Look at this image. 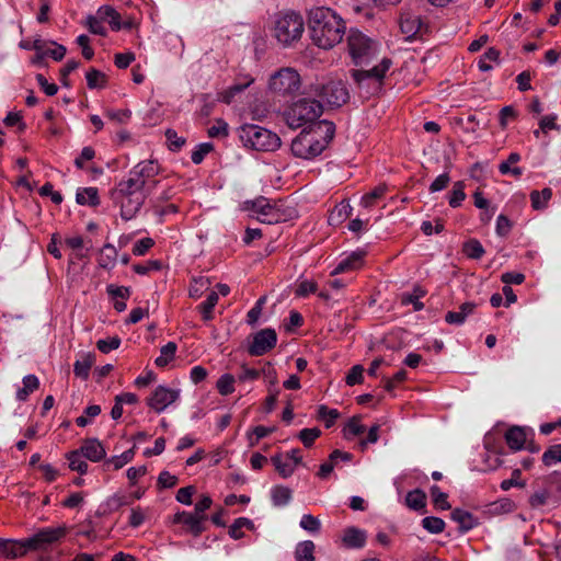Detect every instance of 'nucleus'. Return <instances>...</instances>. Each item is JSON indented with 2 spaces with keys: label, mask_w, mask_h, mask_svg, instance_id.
Segmentation results:
<instances>
[{
  "label": "nucleus",
  "mask_w": 561,
  "mask_h": 561,
  "mask_svg": "<svg viewBox=\"0 0 561 561\" xmlns=\"http://www.w3.org/2000/svg\"><path fill=\"white\" fill-rule=\"evenodd\" d=\"M309 28L313 44L330 49L342 41L346 26L332 9L320 7L310 10Z\"/></svg>",
  "instance_id": "1"
},
{
  "label": "nucleus",
  "mask_w": 561,
  "mask_h": 561,
  "mask_svg": "<svg viewBox=\"0 0 561 561\" xmlns=\"http://www.w3.org/2000/svg\"><path fill=\"white\" fill-rule=\"evenodd\" d=\"M335 125L329 121H321L310 129H304L293 141L290 150L300 159L311 160L318 157L332 141Z\"/></svg>",
  "instance_id": "2"
},
{
  "label": "nucleus",
  "mask_w": 561,
  "mask_h": 561,
  "mask_svg": "<svg viewBox=\"0 0 561 561\" xmlns=\"http://www.w3.org/2000/svg\"><path fill=\"white\" fill-rule=\"evenodd\" d=\"M66 528L42 529L24 539H1L0 556L18 559L33 551H47L48 548L66 535Z\"/></svg>",
  "instance_id": "3"
},
{
  "label": "nucleus",
  "mask_w": 561,
  "mask_h": 561,
  "mask_svg": "<svg viewBox=\"0 0 561 561\" xmlns=\"http://www.w3.org/2000/svg\"><path fill=\"white\" fill-rule=\"evenodd\" d=\"M139 185L137 182L123 180L110 193L111 199L121 207L122 219L126 221L138 214L150 192Z\"/></svg>",
  "instance_id": "4"
},
{
  "label": "nucleus",
  "mask_w": 561,
  "mask_h": 561,
  "mask_svg": "<svg viewBox=\"0 0 561 561\" xmlns=\"http://www.w3.org/2000/svg\"><path fill=\"white\" fill-rule=\"evenodd\" d=\"M271 30L278 44L283 47H293L305 32V21L298 12L280 11L274 15Z\"/></svg>",
  "instance_id": "5"
},
{
  "label": "nucleus",
  "mask_w": 561,
  "mask_h": 561,
  "mask_svg": "<svg viewBox=\"0 0 561 561\" xmlns=\"http://www.w3.org/2000/svg\"><path fill=\"white\" fill-rule=\"evenodd\" d=\"M237 135L245 148L255 151H275L282 145L277 134L254 124L238 127Z\"/></svg>",
  "instance_id": "6"
},
{
  "label": "nucleus",
  "mask_w": 561,
  "mask_h": 561,
  "mask_svg": "<svg viewBox=\"0 0 561 561\" xmlns=\"http://www.w3.org/2000/svg\"><path fill=\"white\" fill-rule=\"evenodd\" d=\"M392 60L383 58L379 65L374 66L371 69H353L351 77L357 84L358 89L363 91L366 96L378 94L383 84L386 72L390 69Z\"/></svg>",
  "instance_id": "7"
},
{
  "label": "nucleus",
  "mask_w": 561,
  "mask_h": 561,
  "mask_svg": "<svg viewBox=\"0 0 561 561\" xmlns=\"http://www.w3.org/2000/svg\"><path fill=\"white\" fill-rule=\"evenodd\" d=\"M323 113L322 103L316 99L304 98L295 102L286 112L287 125L297 129L307 124H313Z\"/></svg>",
  "instance_id": "8"
},
{
  "label": "nucleus",
  "mask_w": 561,
  "mask_h": 561,
  "mask_svg": "<svg viewBox=\"0 0 561 561\" xmlns=\"http://www.w3.org/2000/svg\"><path fill=\"white\" fill-rule=\"evenodd\" d=\"M348 50L356 66L367 64L377 51V44L357 30H351L347 36Z\"/></svg>",
  "instance_id": "9"
},
{
  "label": "nucleus",
  "mask_w": 561,
  "mask_h": 561,
  "mask_svg": "<svg viewBox=\"0 0 561 561\" xmlns=\"http://www.w3.org/2000/svg\"><path fill=\"white\" fill-rule=\"evenodd\" d=\"M316 95L325 101L330 106L341 107L350 100V92L342 80H329L325 83L312 85Z\"/></svg>",
  "instance_id": "10"
},
{
  "label": "nucleus",
  "mask_w": 561,
  "mask_h": 561,
  "mask_svg": "<svg viewBox=\"0 0 561 561\" xmlns=\"http://www.w3.org/2000/svg\"><path fill=\"white\" fill-rule=\"evenodd\" d=\"M299 73L293 68H283L270 79V89L279 95H290L299 91Z\"/></svg>",
  "instance_id": "11"
},
{
  "label": "nucleus",
  "mask_w": 561,
  "mask_h": 561,
  "mask_svg": "<svg viewBox=\"0 0 561 561\" xmlns=\"http://www.w3.org/2000/svg\"><path fill=\"white\" fill-rule=\"evenodd\" d=\"M277 334L274 329H262L253 335V342L248 347L251 356H262L275 347Z\"/></svg>",
  "instance_id": "12"
},
{
  "label": "nucleus",
  "mask_w": 561,
  "mask_h": 561,
  "mask_svg": "<svg viewBox=\"0 0 561 561\" xmlns=\"http://www.w3.org/2000/svg\"><path fill=\"white\" fill-rule=\"evenodd\" d=\"M213 501L208 495L203 497L195 504L194 513H179L174 516L175 523H182L184 526H201L206 520L205 511L208 510Z\"/></svg>",
  "instance_id": "13"
},
{
  "label": "nucleus",
  "mask_w": 561,
  "mask_h": 561,
  "mask_svg": "<svg viewBox=\"0 0 561 561\" xmlns=\"http://www.w3.org/2000/svg\"><path fill=\"white\" fill-rule=\"evenodd\" d=\"M159 173V165L157 162L149 160L139 162L129 171V176L126 181L128 182H137L140 187L147 188L150 191L148 186V181L156 176Z\"/></svg>",
  "instance_id": "14"
},
{
  "label": "nucleus",
  "mask_w": 561,
  "mask_h": 561,
  "mask_svg": "<svg viewBox=\"0 0 561 561\" xmlns=\"http://www.w3.org/2000/svg\"><path fill=\"white\" fill-rule=\"evenodd\" d=\"M179 398V390H173L164 386H158L148 398V405L160 413Z\"/></svg>",
  "instance_id": "15"
},
{
  "label": "nucleus",
  "mask_w": 561,
  "mask_h": 561,
  "mask_svg": "<svg viewBox=\"0 0 561 561\" xmlns=\"http://www.w3.org/2000/svg\"><path fill=\"white\" fill-rule=\"evenodd\" d=\"M79 450L92 462H99L106 456L105 448L98 438H85Z\"/></svg>",
  "instance_id": "16"
},
{
  "label": "nucleus",
  "mask_w": 561,
  "mask_h": 561,
  "mask_svg": "<svg viewBox=\"0 0 561 561\" xmlns=\"http://www.w3.org/2000/svg\"><path fill=\"white\" fill-rule=\"evenodd\" d=\"M247 204H251V208L263 216V218L260 219L262 222L272 224L278 221L279 215L266 198L260 197Z\"/></svg>",
  "instance_id": "17"
},
{
  "label": "nucleus",
  "mask_w": 561,
  "mask_h": 561,
  "mask_svg": "<svg viewBox=\"0 0 561 561\" xmlns=\"http://www.w3.org/2000/svg\"><path fill=\"white\" fill-rule=\"evenodd\" d=\"M367 535L358 528H347L340 537L341 543L346 549H359L366 543Z\"/></svg>",
  "instance_id": "18"
},
{
  "label": "nucleus",
  "mask_w": 561,
  "mask_h": 561,
  "mask_svg": "<svg viewBox=\"0 0 561 561\" xmlns=\"http://www.w3.org/2000/svg\"><path fill=\"white\" fill-rule=\"evenodd\" d=\"M505 440L508 447L513 450H520L525 448L527 442L526 430L520 426H512L505 433Z\"/></svg>",
  "instance_id": "19"
},
{
  "label": "nucleus",
  "mask_w": 561,
  "mask_h": 561,
  "mask_svg": "<svg viewBox=\"0 0 561 561\" xmlns=\"http://www.w3.org/2000/svg\"><path fill=\"white\" fill-rule=\"evenodd\" d=\"M477 305L473 302H463L459 307V311H448L445 316V321L449 324H462L467 317L473 313Z\"/></svg>",
  "instance_id": "20"
},
{
  "label": "nucleus",
  "mask_w": 561,
  "mask_h": 561,
  "mask_svg": "<svg viewBox=\"0 0 561 561\" xmlns=\"http://www.w3.org/2000/svg\"><path fill=\"white\" fill-rule=\"evenodd\" d=\"M365 252H353L347 257L343 259L332 271L331 275H337L351 270L358 268L363 263Z\"/></svg>",
  "instance_id": "21"
},
{
  "label": "nucleus",
  "mask_w": 561,
  "mask_h": 561,
  "mask_svg": "<svg viewBox=\"0 0 561 561\" xmlns=\"http://www.w3.org/2000/svg\"><path fill=\"white\" fill-rule=\"evenodd\" d=\"M95 363V354L87 353L73 365V373L77 377L87 380L90 375V369Z\"/></svg>",
  "instance_id": "22"
},
{
  "label": "nucleus",
  "mask_w": 561,
  "mask_h": 561,
  "mask_svg": "<svg viewBox=\"0 0 561 561\" xmlns=\"http://www.w3.org/2000/svg\"><path fill=\"white\" fill-rule=\"evenodd\" d=\"M421 19L417 15L405 14L400 19V28L408 37H413L421 30Z\"/></svg>",
  "instance_id": "23"
},
{
  "label": "nucleus",
  "mask_w": 561,
  "mask_h": 561,
  "mask_svg": "<svg viewBox=\"0 0 561 561\" xmlns=\"http://www.w3.org/2000/svg\"><path fill=\"white\" fill-rule=\"evenodd\" d=\"M252 82L253 79L247 77L237 81L220 94V100L226 104H230L234 96L244 91Z\"/></svg>",
  "instance_id": "24"
},
{
  "label": "nucleus",
  "mask_w": 561,
  "mask_h": 561,
  "mask_svg": "<svg viewBox=\"0 0 561 561\" xmlns=\"http://www.w3.org/2000/svg\"><path fill=\"white\" fill-rule=\"evenodd\" d=\"M405 504L409 508L421 512L425 511L426 494L420 489L410 491L405 496Z\"/></svg>",
  "instance_id": "25"
},
{
  "label": "nucleus",
  "mask_w": 561,
  "mask_h": 561,
  "mask_svg": "<svg viewBox=\"0 0 561 561\" xmlns=\"http://www.w3.org/2000/svg\"><path fill=\"white\" fill-rule=\"evenodd\" d=\"M100 19H110L108 23L113 31H119L122 28L121 14L111 5H102L98 10Z\"/></svg>",
  "instance_id": "26"
},
{
  "label": "nucleus",
  "mask_w": 561,
  "mask_h": 561,
  "mask_svg": "<svg viewBox=\"0 0 561 561\" xmlns=\"http://www.w3.org/2000/svg\"><path fill=\"white\" fill-rule=\"evenodd\" d=\"M66 458L69 461V468L72 471H77L80 474H85L88 472V463L83 460V455L79 449L69 451L66 454Z\"/></svg>",
  "instance_id": "27"
},
{
  "label": "nucleus",
  "mask_w": 561,
  "mask_h": 561,
  "mask_svg": "<svg viewBox=\"0 0 561 561\" xmlns=\"http://www.w3.org/2000/svg\"><path fill=\"white\" fill-rule=\"evenodd\" d=\"M117 256V251L114 245L106 243L100 253L99 265L102 268L110 270L114 266Z\"/></svg>",
  "instance_id": "28"
},
{
  "label": "nucleus",
  "mask_w": 561,
  "mask_h": 561,
  "mask_svg": "<svg viewBox=\"0 0 561 561\" xmlns=\"http://www.w3.org/2000/svg\"><path fill=\"white\" fill-rule=\"evenodd\" d=\"M85 79L89 89H103L107 83L106 75L95 68H91L87 72Z\"/></svg>",
  "instance_id": "29"
},
{
  "label": "nucleus",
  "mask_w": 561,
  "mask_h": 561,
  "mask_svg": "<svg viewBox=\"0 0 561 561\" xmlns=\"http://www.w3.org/2000/svg\"><path fill=\"white\" fill-rule=\"evenodd\" d=\"M76 201L80 205L89 204L91 206H98L100 204L98 188L85 187L81 191H78L76 195Z\"/></svg>",
  "instance_id": "30"
},
{
  "label": "nucleus",
  "mask_w": 561,
  "mask_h": 561,
  "mask_svg": "<svg viewBox=\"0 0 561 561\" xmlns=\"http://www.w3.org/2000/svg\"><path fill=\"white\" fill-rule=\"evenodd\" d=\"M39 386L38 378L35 375H27L23 378V387L16 392V398L20 401H25L30 393L36 390Z\"/></svg>",
  "instance_id": "31"
},
{
  "label": "nucleus",
  "mask_w": 561,
  "mask_h": 561,
  "mask_svg": "<svg viewBox=\"0 0 561 561\" xmlns=\"http://www.w3.org/2000/svg\"><path fill=\"white\" fill-rule=\"evenodd\" d=\"M135 456V449L130 448L126 451H124L119 456H113L108 459H105L104 467L108 468L110 466H113L115 470H118L123 468L126 463L130 462Z\"/></svg>",
  "instance_id": "32"
},
{
  "label": "nucleus",
  "mask_w": 561,
  "mask_h": 561,
  "mask_svg": "<svg viewBox=\"0 0 561 561\" xmlns=\"http://www.w3.org/2000/svg\"><path fill=\"white\" fill-rule=\"evenodd\" d=\"M462 252L469 259L479 260L483 256L485 250L479 240L470 239L463 243Z\"/></svg>",
  "instance_id": "33"
},
{
  "label": "nucleus",
  "mask_w": 561,
  "mask_h": 561,
  "mask_svg": "<svg viewBox=\"0 0 561 561\" xmlns=\"http://www.w3.org/2000/svg\"><path fill=\"white\" fill-rule=\"evenodd\" d=\"M551 196H552V191L549 187H546L540 192L533 191L530 193V201H531L533 208L537 209V210L546 208L547 203L551 198Z\"/></svg>",
  "instance_id": "34"
},
{
  "label": "nucleus",
  "mask_w": 561,
  "mask_h": 561,
  "mask_svg": "<svg viewBox=\"0 0 561 561\" xmlns=\"http://www.w3.org/2000/svg\"><path fill=\"white\" fill-rule=\"evenodd\" d=\"M237 378L231 374H224L216 382V389L221 396H229L234 392Z\"/></svg>",
  "instance_id": "35"
},
{
  "label": "nucleus",
  "mask_w": 561,
  "mask_h": 561,
  "mask_svg": "<svg viewBox=\"0 0 561 561\" xmlns=\"http://www.w3.org/2000/svg\"><path fill=\"white\" fill-rule=\"evenodd\" d=\"M176 344L174 342H169L160 350V356H158L154 360V364L158 367L167 366L173 358L176 352Z\"/></svg>",
  "instance_id": "36"
},
{
  "label": "nucleus",
  "mask_w": 561,
  "mask_h": 561,
  "mask_svg": "<svg viewBox=\"0 0 561 561\" xmlns=\"http://www.w3.org/2000/svg\"><path fill=\"white\" fill-rule=\"evenodd\" d=\"M271 460L282 478L286 479L294 473L295 466L290 461H284L280 454L274 455Z\"/></svg>",
  "instance_id": "37"
},
{
  "label": "nucleus",
  "mask_w": 561,
  "mask_h": 561,
  "mask_svg": "<svg viewBox=\"0 0 561 561\" xmlns=\"http://www.w3.org/2000/svg\"><path fill=\"white\" fill-rule=\"evenodd\" d=\"M291 499V490L284 485H277L272 490L273 503L277 506L286 505Z\"/></svg>",
  "instance_id": "38"
},
{
  "label": "nucleus",
  "mask_w": 561,
  "mask_h": 561,
  "mask_svg": "<svg viewBox=\"0 0 561 561\" xmlns=\"http://www.w3.org/2000/svg\"><path fill=\"white\" fill-rule=\"evenodd\" d=\"M451 520L460 526H476L477 524V520L471 513L460 508H455L451 512Z\"/></svg>",
  "instance_id": "39"
},
{
  "label": "nucleus",
  "mask_w": 561,
  "mask_h": 561,
  "mask_svg": "<svg viewBox=\"0 0 561 561\" xmlns=\"http://www.w3.org/2000/svg\"><path fill=\"white\" fill-rule=\"evenodd\" d=\"M314 545L312 541H304L296 549V559L298 561H313Z\"/></svg>",
  "instance_id": "40"
},
{
  "label": "nucleus",
  "mask_w": 561,
  "mask_h": 561,
  "mask_svg": "<svg viewBox=\"0 0 561 561\" xmlns=\"http://www.w3.org/2000/svg\"><path fill=\"white\" fill-rule=\"evenodd\" d=\"M319 419L324 421L325 427L329 428L334 425L335 421L340 416V412L335 409H329L327 405H319L318 408Z\"/></svg>",
  "instance_id": "41"
},
{
  "label": "nucleus",
  "mask_w": 561,
  "mask_h": 561,
  "mask_svg": "<svg viewBox=\"0 0 561 561\" xmlns=\"http://www.w3.org/2000/svg\"><path fill=\"white\" fill-rule=\"evenodd\" d=\"M218 301V294L216 291H211L206 300L201 305V311L203 314V319L205 321H209L213 319V309L215 308L216 304Z\"/></svg>",
  "instance_id": "42"
},
{
  "label": "nucleus",
  "mask_w": 561,
  "mask_h": 561,
  "mask_svg": "<svg viewBox=\"0 0 561 561\" xmlns=\"http://www.w3.org/2000/svg\"><path fill=\"white\" fill-rule=\"evenodd\" d=\"M465 184L461 181H458L454 184L450 196H449V205L453 208H456L461 205V202L466 198L465 193Z\"/></svg>",
  "instance_id": "43"
},
{
  "label": "nucleus",
  "mask_w": 561,
  "mask_h": 561,
  "mask_svg": "<svg viewBox=\"0 0 561 561\" xmlns=\"http://www.w3.org/2000/svg\"><path fill=\"white\" fill-rule=\"evenodd\" d=\"M387 187L385 185H379L375 187L371 192L365 194L362 197V205L365 208H370L375 205L376 201L381 198L386 193Z\"/></svg>",
  "instance_id": "44"
},
{
  "label": "nucleus",
  "mask_w": 561,
  "mask_h": 561,
  "mask_svg": "<svg viewBox=\"0 0 561 561\" xmlns=\"http://www.w3.org/2000/svg\"><path fill=\"white\" fill-rule=\"evenodd\" d=\"M359 416H353L348 420L343 431L345 438L350 439V435L358 436L365 432V426L359 423Z\"/></svg>",
  "instance_id": "45"
},
{
  "label": "nucleus",
  "mask_w": 561,
  "mask_h": 561,
  "mask_svg": "<svg viewBox=\"0 0 561 561\" xmlns=\"http://www.w3.org/2000/svg\"><path fill=\"white\" fill-rule=\"evenodd\" d=\"M103 19H100V16L96 15H88L85 20V26L92 34L105 36L106 35V28L102 24Z\"/></svg>",
  "instance_id": "46"
},
{
  "label": "nucleus",
  "mask_w": 561,
  "mask_h": 561,
  "mask_svg": "<svg viewBox=\"0 0 561 561\" xmlns=\"http://www.w3.org/2000/svg\"><path fill=\"white\" fill-rule=\"evenodd\" d=\"M542 462L546 466L561 462V444L550 446L542 455Z\"/></svg>",
  "instance_id": "47"
},
{
  "label": "nucleus",
  "mask_w": 561,
  "mask_h": 561,
  "mask_svg": "<svg viewBox=\"0 0 561 561\" xmlns=\"http://www.w3.org/2000/svg\"><path fill=\"white\" fill-rule=\"evenodd\" d=\"M321 435V431L318 427L304 428L299 432L298 438L301 440L305 447L309 448L313 445L314 440Z\"/></svg>",
  "instance_id": "48"
},
{
  "label": "nucleus",
  "mask_w": 561,
  "mask_h": 561,
  "mask_svg": "<svg viewBox=\"0 0 561 561\" xmlns=\"http://www.w3.org/2000/svg\"><path fill=\"white\" fill-rule=\"evenodd\" d=\"M431 495L434 502V505L440 510H448L450 505L448 503V495L443 492L437 485H433L431 488Z\"/></svg>",
  "instance_id": "49"
},
{
  "label": "nucleus",
  "mask_w": 561,
  "mask_h": 561,
  "mask_svg": "<svg viewBox=\"0 0 561 561\" xmlns=\"http://www.w3.org/2000/svg\"><path fill=\"white\" fill-rule=\"evenodd\" d=\"M551 490L546 484L543 488L537 490L530 497L529 504L533 507H539L547 503L549 495L551 494Z\"/></svg>",
  "instance_id": "50"
},
{
  "label": "nucleus",
  "mask_w": 561,
  "mask_h": 561,
  "mask_svg": "<svg viewBox=\"0 0 561 561\" xmlns=\"http://www.w3.org/2000/svg\"><path fill=\"white\" fill-rule=\"evenodd\" d=\"M121 342V339L117 335H115L105 340H99L96 342V347L100 352L107 354L111 351L118 348Z\"/></svg>",
  "instance_id": "51"
},
{
  "label": "nucleus",
  "mask_w": 561,
  "mask_h": 561,
  "mask_svg": "<svg viewBox=\"0 0 561 561\" xmlns=\"http://www.w3.org/2000/svg\"><path fill=\"white\" fill-rule=\"evenodd\" d=\"M165 137L169 141V149L172 151H179L185 145V138L178 136L173 129H168Z\"/></svg>",
  "instance_id": "52"
},
{
  "label": "nucleus",
  "mask_w": 561,
  "mask_h": 561,
  "mask_svg": "<svg viewBox=\"0 0 561 561\" xmlns=\"http://www.w3.org/2000/svg\"><path fill=\"white\" fill-rule=\"evenodd\" d=\"M213 145L210 142H203L197 146V148L192 152V161L195 164H199L205 156L213 150Z\"/></svg>",
  "instance_id": "53"
},
{
  "label": "nucleus",
  "mask_w": 561,
  "mask_h": 561,
  "mask_svg": "<svg viewBox=\"0 0 561 561\" xmlns=\"http://www.w3.org/2000/svg\"><path fill=\"white\" fill-rule=\"evenodd\" d=\"M318 289V285L313 280H302L298 284L295 295L297 297H306L309 294H314Z\"/></svg>",
  "instance_id": "54"
},
{
  "label": "nucleus",
  "mask_w": 561,
  "mask_h": 561,
  "mask_svg": "<svg viewBox=\"0 0 561 561\" xmlns=\"http://www.w3.org/2000/svg\"><path fill=\"white\" fill-rule=\"evenodd\" d=\"M363 373H364V368L362 365L353 366L346 376V379H345L346 383L348 386L362 383L363 379H364Z\"/></svg>",
  "instance_id": "55"
},
{
  "label": "nucleus",
  "mask_w": 561,
  "mask_h": 561,
  "mask_svg": "<svg viewBox=\"0 0 561 561\" xmlns=\"http://www.w3.org/2000/svg\"><path fill=\"white\" fill-rule=\"evenodd\" d=\"M162 267V263L158 260L148 261L146 264H135L133 270L139 275H146L150 271H159Z\"/></svg>",
  "instance_id": "56"
},
{
  "label": "nucleus",
  "mask_w": 561,
  "mask_h": 561,
  "mask_svg": "<svg viewBox=\"0 0 561 561\" xmlns=\"http://www.w3.org/2000/svg\"><path fill=\"white\" fill-rule=\"evenodd\" d=\"M261 376V371L254 368H249L245 365H242L238 376L236 377L240 382L244 381H253L256 380Z\"/></svg>",
  "instance_id": "57"
},
{
  "label": "nucleus",
  "mask_w": 561,
  "mask_h": 561,
  "mask_svg": "<svg viewBox=\"0 0 561 561\" xmlns=\"http://www.w3.org/2000/svg\"><path fill=\"white\" fill-rule=\"evenodd\" d=\"M545 484L549 486L551 492H557L561 500V472L554 471L545 479Z\"/></svg>",
  "instance_id": "58"
},
{
  "label": "nucleus",
  "mask_w": 561,
  "mask_h": 561,
  "mask_svg": "<svg viewBox=\"0 0 561 561\" xmlns=\"http://www.w3.org/2000/svg\"><path fill=\"white\" fill-rule=\"evenodd\" d=\"M228 124L224 119H217L216 123L208 129L209 137H226L228 136Z\"/></svg>",
  "instance_id": "59"
},
{
  "label": "nucleus",
  "mask_w": 561,
  "mask_h": 561,
  "mask_svg": "<svg viewBox=\"0 0 561 561\" xmlns=\"http://www.w3.org/2000/svg\"><path fill=\"white\" fill-rule=\"evenodd\" d=\"M106 293H107L112 298H122V299H127V298L130 296V289H129V287H125V286H116V285H113V284L107 285V287H106Z\"/></svg>",
  "instance_id": "60"
},
{
  "label": "nucleus",
  "mask_w": 561,
  "mask_h": 561,
  "mask_svg": "<svg viewBox=\"0 0 561 561\" xmlns=\"http://www.w3.org/2000/svg\"><path fill=\"white\" fill-rule=\"evenodd\" d=\"M178 483V478L171 474L169 471L160 472L157 484L160 488L170 489Z\"/></svg>",
  "instance_id": "61"
},
{
  "label": "nucleus",
  "mask_w": 561,
  "mask_h": 561,
  "mask_svg": "<svg viewBox=\"0 0 561 561\" xmlns=\"http://www.w3.org/2000/svg\"><path fill=\"white\" fill-rule=\"evenodd\" d=\"M154 244L151 238H142L138 240L133 247V253L135 255H144Z\"/></svg>",
  "instance_id": "62"
},
{
  "label": "nucleus",
  "mask_w": 561,
  "mask_h": 561,
  "mask_svg": "<svg viewBox=\"0 0 561 561\" xmlns=\"http://www.w3.org/2000/svg\"><path fill=\"white\" fill-rule=\"evenodd\" d=\"M512 228L511 220L505 215H500L496 219V233L500 237H506Z\"/></svg>",
  "instance_id": "63"
},
{
  "label": "nucleus",
  "mask_w": 561,
  "mask_h": 561,
  "mask_svg": "<svg viewBox=\"0 0 561 561\" xmlns=\"http://www.w3.org/2000/svg\"><path fill=\"white\" fill-rule=\"evenodd\" d=\"M195 493V488L193 485H188L185 488H181L176 492V500L185 505L192 504V495Z\"/></svg>",
  "instance_id": "64"
}]
</instances>
